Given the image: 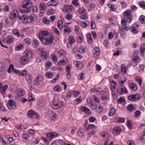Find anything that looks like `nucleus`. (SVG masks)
<instances>
[{"mask_svg":"<svg viewBox=\"0 0 145 145\" xmlns=\"http://www.w3.org/2000/svg\"><path fill=\"white\" fill-rule=\"evenodd\" d=\"M128 22L131 21L133 19L132 15L130 16L129 17H123Z\"/></svg>","mask_w":145,"mask_h":145,"instance_id":"09e8293b","label":"nucleus"},{"mask_svg":"<svg viewBox=\"0 0 145 145\" xmlns=\"http://www.w3.org/2000/svg\"><path fill=\"white\" fill-rule=\"evenodd\" d=\"M33 6L31 1L30 0H25L23 2L22 7L26 8L25 10H21L20 12L22 13H28L31 12V9L30 8Z\"/></svg>","mask_w":145,"mask_h":145,"instance_id":"7ed1b4c3","label":"nucleus"},{"mask_svg":"<svg viewBox=\"0 0 145 145\" xmlns=\"http://www.w3.org/2000/svg\"><path fill=\"white\" fill-rule=\"evenodd\" d=\"M42 20L43 23L47 24H49L50 22V20L47 19L46 17H44L42 19Z\"/></svg>","mask_w":145,"mask_h":145,"instance_id":"603ef678","label":"nucleus"},{"mask_svg":"<svg viewBox=\"0 0 145 145\" xmlns=\"http://www.w3.org/2000/svg\"><path fill=\"white\" fill-rule=\"evenodd\" d=\"M44 49V48H42V52L40 53V55L42 57L45 58H46L47 57V53L43 51Z\"/></svg>","mask_w":145,"mask_h":145,"instance_id":"4c0bfd02","label":"nucleus"},{"mask_svg":"<svg viewBox=\"0 0 145 145\" xmlns=\"http://www.w3.org/2000/svg\"><path fill=\"white\" fill-rule=\"evenodd\" d=\"M140 50L141 51V52L142 53L141 56H144V52L145 51V44H143L141 46L140 48Z\"/></svg>","mask_w":145,"mask_h":145,"instance_id":"79ce46f5","label":"nucleus"},{"mask_svg":"<svg viewBox=\"0 0 145 145\" xmlns=\"http://www.w3.org/2000/svg\"><path fill=\"white\" fill-rule=\"evenodd\" d=\"M46 76L49 78H51L52 77L53 75L52 72H49L46 73Z\"/></svg>","mask_w":145,"mask_h":145,"instance_id":"5fc2aeb1","label":"nucleus"},{"mask_svg":"<svg viewBox=\"0 0 145 145\" xmlns=\"http://www.w3.org/2000/svg\"><path fill=\"white\" fill-rule=\"evenodd\" d=\"M113 130L116 134H119L121 132V129L120 127H116L113 128Z\"/></svg>","mask_w":145,"mask_h":145,"instance_id":"2f4dec72","label":"nucleus"},{"mask_svg":"<svg viewBox=\"0 0 145 145\" xmlns=\"http://www.w3.org/2000/svg\"><path fill=\"white\" fill-rule=\"evenodd\" d=\"M71 31L69 27H66L64 29V32L66 34H69Z\"/></svg>","mask_w":145,"mask_h":145,"instance_id":"052dcab7","label":"nucleus"},{"mask_svg":"<svg viewBox=\"0 0 145 145\" xmlns=\"http://www.w3.org/2000/svg\"><path fill=\"white\" fill-rule=\"evenodd\" d=\"M81 109L82 111H84L86 113L88 114L89 113V109L86 106H82Z\"/></svg>","mask_w":145,"mask_h":145,"instance_id":"f704fd0d","label":"nucleus"},{"mask_svg":"<svg viewBox=\"0 0 145 145\" xmlns=\"http://www.w3.org/2000/svg\"><path fill=\"white\" fill-rule=\"evenodd\" d=\"M18 12L15 10H13L12 12H11L9 15V18L7 19L5 22L6 24L12 26L14 24V20L16 18L17 16Z\"/></svg>","mask_w":145,"mask_h":145,"instance_id":"f03ea898","label":"nucleus"},{"mask_svg":"<svg viewBox=\"0 0 145 145\" xmlns=\"http://www.w3.org/2000/svg\"><path fill=\"white\" fill-rule=\"evenodd\" d=\"M35 111L32 110H29L27 112V115L28 117L30 118H32L33 117V115Z\"/></svg>","mask_w":145,"mask_h":145,"instance_id":"72a5a7b5","label":"nucleus"},{"mask_svg":"<svg viewBox=\"0 0 145 145\" xmlns=\"http://www.w3.org/2000/svg\"><path fill=\"white\" fill-rule=\"evenodd\" d=\"M57 4V3L56 2H49L47 3V5L48 6H56Z\"/></svg>","mask_w":145,"mask_h":145,"instance_id":"a18cd8bd","label":"nucleus"},{"mask_svg":"<svg viewBox=\"0 0 145 145\" xmlns=\"http://www.w3.org/2000/svg\"><path fill=\"white\" fill-rule=\"evenodd\" d=\"M140 97V95L139 94H137L135 95H129L128 97V99L131 101H134L139 99Z\"/></svg>","mask_w":145,"mask_h":145,"instance_id":"423d86ee","label":"nucleus"},{"mask_svg":"<svg viewBox=\"0 0 145 145\" xmlns=\"http://www.w3.org/2000/svg\"><path fill=\"white\" fill-rule=\"evenodd\" d=\"M145 16L141 15L140 16L139 18V20L140 23L142 24L145 23Z\"/></svg>","mask_w":145,"mask_h":145,"instance_id":"de8ad7c7","label":"nucleus"},{"mask_svg":"<svg viewBox=\"0 0 145 145\" xmlns=\"http://www.w3.org/2000/svg\"><path fill=\"white\" fill-rule=\"evenodd\" d=\"M124 17H129L130 16L132 15L131 14V11L130 10L128 9L126 10L123 13Z\"/></svg>","mask_w":145,"mask_h":145,"instance_id":"5701e85b","label":"nucleus"},{"mask_svg":"<svg viewBox=\"0 0 145 145\" xmlns=\"http://www.w3.org/2000/svg\"><path fill=\"white\" fill-rule=\"evenodd\" d=\"M125 100L123 97H121L117 100V102L119 103L122 104L125 102Z\"/></svg>","mask_w":145,"mask_h":145,"instance_id":"a19ab883","label":"nucleus"},{"mask_svg":"<svg viewBox=\"0 0 145 145\" xmlns=\"http://www.w3.org/2000/svg\"><path fill=\"white\" fill-rule=\"evenodd\" d=\"M8 88V86L6 85L3 87H2L0 88V92L2 94H5V91L6 89Z\"/></svg>","mask_w":145,"mask_h":145,"instance_id":"412c9836","label":"nucleus"},{"mask_svg":"<svg viewBox=\"0 0 145 145\" xmlns=\"http://www.w3.org/2000/svg\"><path fill=\"white\" fill-rule=\"evenodd\" d=\"M127 109L130 112H131L135 110V108L134 105L132 104H130L127 106Z\"/></svg>","mask_w":145,"mask_h":145,"instance_id":"a878e982","label":"nucleus"},{"mask_svg":"<svg viewBox=\"0 0 145 145\" xmlns=\"http://www.w3.org/2000/svg\"><path fill=\"white\" fill-rule=\"evenodd\" d=\"M57 27L60 30L62 29L63 26V23L61 20H59L57 22Z\"/></svg>","mask_w":145,"mask_h":145,"instance_id":"ea45409f","label":"nucleus"},{"mask_svg":"<svg viewBox=\"0 0 145 145\" xmlns=\"http://www.w3.org/2000/svg\"><path fill=\"white\" fill-rule=\"evenodd\" d=\"M7 106L9 109L12 110L16 108V104L13 100H11L8 102L7 103Z\"/></svg>","mask_w":145,"mask_h":145,"instance_id":"0eeeda50","label":"nucleus"},{"mask_svg":"<svg viewBox=\"0 0 145 145\" xmlns=\"http://www.w3.org/2000/svg\"><path fill=\"white\" fill-rule=\"evenodd\" d=\"M86 128L87 130H88V131H89L91 129H95L96 127L94 125L91 124L88 125L87 126H86Z\"/></svg>","mask_w":145,"mask_h":145,"instance_id":"7c9ffc66","label":"nucleus"},{"mask_svg":"<svg viewBox=\"0 0 145 145\" xmlns=\"http://www.w3.org/2000/svg\"><path fill=\"white\" fill-rule=\"evenodd\" d=\"M94 91V93L95 94H99L101 93L102 91V89L101 88H97L95 90H93V89L91 90L92 92V91Z\"/></svg>","mask_w":145,"mask_h":145,"instance_id":"c85d7f7f","label":"nucleus"},{"mask_svg":"<svg viewBox=\"0 0 145 145\" xmlns=\"http://www.w3.org/2000/svg\"><path fill=\"white\" fill-rule=\"evenodd\" d=\"M66 54V52L63 50H59L57 53V56L61 57L64 56Z\"/></svg>","mask_w":145,"mask_h":145,"instance_id":"6ab92c4d","label":"nucleus"},{"mask_svg":"<svg viewBox=\"0 0 145 145\" xmlns=\"http://www.w3.org/2000/svg\"><path fill=\"white\" fill-rule=\"evenodd\" d=\"M132 32L134 33H137L138 32V30L135 27V25H133L131 29Z\"/></svg>","mask_w":145,"mask_h":145,"instance_id":"c03bdc74","label":"nucleus"},{"mask_svg":"<svg viewBox=\"0 0 145 145\" xmlns=\"http://www.w3.org/2000/svg\"><path fill=\"white\" fill-rule=\"evenodd\" d=\"M13 38L11 35H8L7 38L6 42L9 44H10L13 41Z\"/></svg>","mask_w":145,"mask_h":145,"instance_id":"b1692460","label":"nucleus"},{"mask_svg":"<svg viewBox=\"0 0 145 145\" xmlns=\"http://www.w3.org/2000/svg\"><path fill=\"white\" fill-rule=\"evenodd\" d=\"M115 121L121 123H123L125 121V119L121 117H116L115 118Z\"/></svg>","mask_w":145,"mask_h":145,"instance_id":"cd10ccee","label":"nucleus"},{"mask_svg":"<svg viewBox=\"0 0 145 145\" xmlns=\"http://www.w3.org/2000/svg\"><path fill=\"white\" fill-rule=\"evenodd\" d=\"M10 64V61L7 59L5 60L4 61L2 64V67L3 68H5L8 67Z\"/></svg>","mask_w":145,"mask_h":145,"instance_id":"4be33fe9","label":"nucleus"},{"mask_svg":"<svg viewBox=\"0 0 145 145\" xmlns=\"http://www.w3.org/2000/svg\"><path fill=\"white\" fill-rule=\"evenodd\" d=\"M29 97L28 98V101H31L34 100V99L33 98L32 96V94L31 93H29L28 94Z\"/></svg>","mask_w":145,"mask_h":145,"instance_id":"864d4df0","label":"nucleus"},{"mask_svg":"<svg viewBox=\"0 0 145 145\" xmlns=\"http://www.w3.org/2000/svg\"><path fill=\"white\" fill-rule=\"evenodd\" d=\"M87 38L89 43L91 44L92 42V39L91 35L88 34L87 35Z\"/></svg>","mask_w":145,"mask_h":145,"instance_id":"8fccbe9b","label":"nucleus"},{"mask_svg":"<svg viewBox=\"0 0 145 145\" xmlns=\"http://www.w3.org/2000/svg\"><path fill=\"white\" fill-rule=\"evenodd\" d=\"M101 136L103 138L107 139V140H108V135L107 132H102L101 134Z\"/></svg>","mask_w":145,"mask_h":145,"instance_id":"473e14b6","label":"nucleus"},{"mask_svg":"<svg viewBox=\"0 0 145 145\" xmlns=\"http://www.w3.org/2000/svg\"><path fill=\"white\" fill-rule=\"evenodd\" d=\"M69 42L67 44V46L68 48H69V43L70 44H72L75 41V40L72 35H70L69 37Z\"/></svg>","mask_w":145,"mask_h":145,"instance_id":"a211bd4d","label":"nucleus"},{"mask_svg":"<svg viewBox=\"0 0 145 145\" xmlns=\"http://www.w3.org/2000/svg\"><path fill=\"white\" fill-rule=\"evenodd\" d=\"M103 108L101 106H99L98 108L97 109V112L99 113L102 112L103 110Z\"/></svg>","mask_w":145,"mask_h":145,"instance_id":"6e6d98bb","label":"nucleus"},{"mask_svg":"<svg viewBox=\"0 0 145 145\" xmlns=\"http://www.w3.org/2000/svg\"><path fill=\"white\" fill-rule=\"evenodd\" d=\"M29 60V58L24 55L21 58V63L23 65H25L28 62Z\"/></svg>","mask_w":145,"mask_h":145,"instance_id":"9d476101","label":"nucleus"},{"mask_svg":"<svg viewBox=\"0 0 145 145\" xmlns=\"http://www.w3.org/2000/svg\"><path fill=\"white\" fill-rule=\"evenodd\" d=\"M40 9L41 10H44L46 9V8L44 3H40Z\"/></svg>","mask_w":145,"mask_h":145,"instance_id":"e433bc0d","label":"nucleus"},{"mask_svg":"<svg viewBox=\"0 0 145 145\" xmlns=\"http://www.w3.org/2000/svg\"><path fill=\"white\" fill-rule=\"evenodd\" d=\"M129 88L133 91L137 90L138 88L137 86L133 83H130L129 85Z\"/></svg>","mask_w":145,"mask_h":145,"instance_id":"f3484780","label":"nucleus"},{"mask_svg":"<svg viewBox=\"0 0 145 145\" xmlns=\"http://www.w3.org/2000/svg\"><path fill=\"white\" fill-rule=\"evenodd\" d=\"M90 107L92 109L95 110L97 109V105L95 104L92 103L91 104Z\"/></svg>","mask_w":145,"mask_h":145,"instance_id":"338daca9","label":"nucleus"},{"mask_svg":"<svg viewBox=\"0 0 145 145\" xmlns=\"http://www.w3.org/2000/svg\"><path fill=\"white\" fill-rule=\"evenodd\" d=\"M52 60L54 63H56L57 62V59L55 56L54 55H52Z\"/></svg>","mask_w":145,"mask_h":145,"instance_id":"0e129e2a","label":"nucleus"},{"mask_svg":"<svg viewBox=\"0 0 145 145\" xmlns=\"http://www.w3.org/2000/svg\"><path fill=\"white\" fill-rule=\"evenodd\" d=\"M65 11L68 13L71 12L74 9V7L71 5H67L65 6Z\"/></svg>","mask_w":145,"mask_h":145,"instance_id":"ddd939ff","label":"nucleus"},{"mask_svg":"<svg viewBox=\"0 0 145 145\" xmlns=\"http://www.w3.org/2000/svg\"><path fill=\"white\" fill-rule=\"evenodd\" d=\"M91 26L92 29H94L96 27V25L95 24V23L94 21V20H92L91 21Z\"/></svg>","mask_w":145,"mask_h":145,"instance_id":"69168bd1","label":"nucleus"},{"mask_svg":"<svg viewBox=\"0 0 145 145\" xmlns=\"http://www.w3.org/2000/svg\"><path fill=\"white\" fill-rule=\"evenodd\" d=\"M78 12L80 14H83L85 12V11H86V9H84L83 8H79L78 10Z\"/></svg>","mask_w":145,"mask_h":145,"instance_id":"4d7b16f0","label":"nucleus"},{"mask_svg":"<svg viewBox=\"0 0 145 145\" xmlns=\"http://www.w3.org/2000/svg\"><path fill=\"white\" fill-rule=\"evenodd\" d=\"M36 19L35 17H33L32 16H30L27 17V20L28 23H30L31 22H33L36 21Z\"/></svg>","mask_w":145,"mask_h":145,"instance_id":"c756f323","label":"nucleus"},{"mask_svg":"<svg viewBox=\"0 0 145 145\" xmlns=\"http://www.w3.org/2000/svg\"><path fill=\"white\" fill-rule=\"evenodd\" d=\"M135 80L140 85H141L142 84L141 80L139 77H137L135 78Z\"/></svg>","mask_w":145,"mask_h":145,"instance_id":"13d9d810","label":"nucleus"},{"mask_svg":"<svg viewBox=\"0 0 145 145\" xmlns=\"http://www.w3.org/2000/svg\"><path fill=\"white\" fill-rule=\"evenodd\" d=\"M61 89V88L59 85H57L54 88V91L58 92L60 91Z\"/></svg>","mask_w":145,"mask_h":145,"instance_id":"37998d69","label":"nucleus"},{"mask_svg":"<svg viewBox=\"0 0 145 145\" xmlns=\"http://www.w3.org/2000/svg\"><path fill=\"white\" fill-rule=\"evenodd\" d=\"M115 112L116 110L114 108H112L110 110L108 116H112L115 114Z\"/></svg>","mask_w":145,"mask_h":145,"instance_id":"c9c22d12","label":"nucleus"},{"mask_svg":"<svg viewBox=\"0 0 145 145\" xmlns=\"http://www.w3.org/2000/svg\"><path fill=\"white\" fill-rule=\"evenodd\" d=\"M39 38L42 43L45 45L51 44L54 38L53 37L49 35L48 31H42L39 34Z\"/></svg>","mask_w":145,"mask_h":145,"instance_id":"f257e3e1","label":"nucleus"},{"mask_svg":"<svg viewBox=\"0 0 145 145\" xmlns=\"http://www.w3.org/2000/svg\"><path fill=\"white\" fill-rule=\"evenodd\" d=\"M108 93L105 91H103L101 95V99L103 100L108 99Z\"/></svg>","mask_w":145,"mask_h":145,"instance_id":"2eb2a0df","label":"nucleus"},{"mask_svg":"<svg viewBox=\"0 0 145 145\" xmlns=\"http://www.w3.org/2000/svg\"><path fill=\"white\" fill-rule=\"evenodd\" d=\"M48 114L51 119L54 120L56 118V114L53 111L51 110H49L48 112Z\"/></svg>","mask_w":145,"mask_h":145,"instance_id":"f8f14e48","label":"nucleus"},{"mask_svg":"<svg viewBox=\"0 0 145 145\" xmlns=\"http://www.w3.org/2000/svg\"><path fill=\"white\" fill-rule=\"evenodd\" d=\"M139 52L138 50L135 51L133 55V60L136 63H137V60L139 59V56H137V54H138Z\"/></svg>","mask_w":145,"mask_h":145,"instance_id":"dca6fc26","label":"nucleus"},{"mask_svg":"<svg viewBox=\"0 0 145 145\" xmlns=\"http://www.w3.org/2000/svg\"><path fill=\"white\" fill-rule=\"evenodd\" d=\"M25 79L27 82L30 83L32 79V78L30 74H28L26 75Z\"/></svg>","mask_w":145,"mask_h":145,"instance_id":"bb28decb","label":"nucleus"},{"mask_svg":"<svg viewBox=\"0 0 145 145\" xmlns=\"http://www.w3.org/2000/svg\"><path fill=\"white\" fill-rule=\"evenodd\" d=\"M117 91L119 94L124 93H126L128 92L126 88L124 87L123 85H120V86L118 88Z\"/></svg>","mask_w":145,"mask_h":145,"instance_id":"20e7f679","label":"nucleus"},{"mask_svg":"<svg viewBox=\"0 0 145 145\" xmlns=\"http://www.w3.org/2000/svg\"><path fill=\"white\" fill-rule=\"evenodd\" d=\"M93 52L94 57H98L100 54V51L97 48H94L93 50Z\"/></svg>","mask_w":145,"mask_h":145,"instance_id":"4468645a","label":"nucleus"},{"mask_svg":"<svg viewBox=\"0 0 145 145\" xmlns=\"http://www.w3.org/2000/svg\"><path fill=\"white\" fill-rule=\"evenodd\" d=\"M7 72L9 73H14L16 74H19L20 72L19 71L16 70L14 67L13 65L12 64H10L9 67L7 70Z\"/></svg>","mask_w":145,"mask_h":145,"instance_id":"39448f33","label":"nucleus"},{"mask_svg":"<svg viewBox=\"0 0 145 145\" xmlns=\"http://www.w3.org/2000/svg\"><path fill=\"white\" fill-rule=\"evenodd\" d=\"M24 55L29 58L32 57L33 54L30 50H27L24 51Z\"/></svg>","mask_w":145,"mask_h":145,"instance_id":"9b49d317","label":"nucleus"},{"mask_svg":"<svg viewBox=\"0 0 145 145\" xmlns=\"http://www.w3.org/2000/svg\"><path fill=\"white\" fill-rule=\"evenodd\" d=\"M141 114V112L139 110L136 111L134 114V116L135 117H139Z\"/></svg>","mask_w":145,"mask_h":145,"instance_id":"e2e57ef3","label":"nucleus"},{"mask_svg":"<svg viewBox=\"0 0 145 145\" xmlns=\"http://www.w3.org/2000/svg\"><path fill=\"white\" fill-rule=\"evenodd\" d=\"M62 105V103L61 102H59L58 103H53L51 107L54 109H58L61 107Z\"/></svg>","mask_w":145,"mask_h":145,"instance_id":"1a4fd4ad","label":"nucleus"},{"mask_svg":"<svg viewBox=\"0 0 145 145\" xmlns=\"http://www.w3.org/2000/svg\"><path fill=\"white\" fill-rule=\"evenodd\" d=\"M89 22L87 20L82 22L81 24V26L83 27H85L86 26H89Z\"/></svg>","mask_w":145,"mask_h":145,"instance_id":"393cba45","label":"nucleus"},{"mask_svg":"<svg viewBox=\"0 0 145 145\" xmlns=\"http://www.w3.org/2000/svg\"><path fill=\"white\" fill-rule=\"evenodd\" d=\"M58 136L57 134L52 132L47 134L48 138L50 141L52 140Z\"/></svg>","mask_w":145,"mask_h":145,"instance_id":"6e6552de","label":"nucleus"},{"mask_svg":"<svg viewBox=\"0 0 145 145\" xmlns=\"http://www.w3.org/2000/svg\"><path fill=\"white\" fill-rule=\"evenodd\" d=\"M140 7L142 8L143 9H145V2L142 1L138 3Z\"/></svg>","mask_w":145,"mask_h":145,"instance_id":"3c124183","label":"nucleus"},{"mask_svg":"<svg viewBox=\"0 0 145 145\" xmlns=\"http://www.w3.org/2000/svg\"><path fill=\"white\" fill-rule=\"evenodd\" d=\"M12 33L14 35H16L18 37L20 36V34L19 33V31L17 29L14 30L13 31Z\"/></svg>","mask_w":145,"mask_h":145,"instance_id":"bf43d9fd","label":"nucleus"},{"mask_svg":"<svg viewBox=\"0 0 145 145\" xmlns=\"http://www.w3.org/2000/svg\"><path fill=\"white\" fill-rule=\"evenodd\" d=\"M121 72L123 73H125L127 72V69L126 66L124 64L121 65Z\"/></svg>","mask_w":145,"mask_h":145,"instance_id":"58836bf2","label":"nucleus"},{"mask_svg":"<svg viewBox=\"0 0 145 145\" xmlns=\"http://www.w3.org/2000/svg\"><path fill=\"white\" fill-rule=\"evenodd\" d=\"M16 94L19 96L21 97L24 95V92L22 89H18L16 91Z\"/></svg>","mask_w":145,"mask_h":145,"instance_id":"aec40b11","label":"nucleus"},{"mask_svg":"<svg viewBox=\"0 0 145 145\" xmlns=\"http://www.w3.org/2000/svg\"><path fill=\"white\" fill-rule=\"evenodd\" d=\"M140 141L142 142H145V135L144 134L142 135L140 137Z\"/></svg>","mask_w":145,"mask_h":145,"instance_id":"774afa93","label":"nucleus"},{"mask_svg":"<svg viewBox=\"0 0 145 145\" xmlns=\"http://www.w3.org/2000/svg\"><path fill=\"white\" fill-rule=\"evenodd\" d=\"M76 66L78 69H80L82 68L83 67V64L80 61L77 62Z\"/></svg>","mask_w":145,"mask_h":145,"instance_id":"49530a36","label":"nucleus"},{"mask_svg":"<svg viewBox=\"0 0 145 145\" xmlns=\"http://www.w3.org/2000/svg\"><path fill=\"white\" fill-rule=\"evenodd\" d=\"M111 84L110 86L111 89H115L116 85V83L114 81H112L111 82Z\"/></svg>","mask_w":145,"mask_h":145,"instance_id":"680f3d73","label":"nucleus"}]
</instances>
